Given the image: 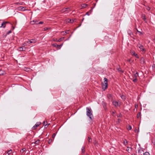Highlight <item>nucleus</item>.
Wrapping results in <instances>:
<instances>
[{"mask_svg": "<svg viewBox=\"0 0 155 155\" xmlns=\"http://www.w3.org/2000/svg\"><path fill=\"white\" fill-rule=\"evenodd\" d=\"M86 110L87 115L88 117L91 120H92L93 118V117L91 108L87 107L86 108Z\"/></svg>", "mask_w": 155, "mask_h": 155, "instance_id": "1", "label": "nucleus"}, {"mask_svg": "<svg viewBox=\"0 0 155 155\" xmlns=\"http://www.w3.org/2000/svg\"><path fill=\"white\" fill-rule=\"evenodd\" d=\"M104 83H102V88L104 90L106 89L107 87V79L106 78H104Z\"/></svg>", "mask_w": 155, "mask_h": 155, "instance_id": "2", "label": "nucleus"}, {"mask_svg": "<svg viewBox=\"0 0 155 155\" xmlns=\"http://www.w3.org/2000/svg\"><path fill=\"white\" fill-rule=\"evenodd\" d=\"M36 42V40L35 39H31L29 40L28 41H26V42L28 44L35 43Z\"/></svg>", "mask_w": 155, "mask_h": 155, "instance_id": "3", "label": "nucleus"}, {"mask_svg": "<svg viewBox=\"0 0 155 155\" xmlns=\"http://www.w3.org/2000/svg\"><path fill=\"white\" fill-rule=\"evenodd\" d=\"M113 104L115 107H117L120 106V103H119L116 101H113L112 102Z\"/></svg>", "mask_w": 155, "mask_h": 155, "instance_id": "4", "label": "nucleus"}, {"mask_svg": "<svg viewBox=\"0 0 155 155\" xmlns=\"http://www.w3.org/2000/svg\"><path fill=\"white\" fill-rule=\"evenodd\" d=\"M138 46L143 52H144L145 51V49L143 48V45H138Z\"/></svg>", "mask_w": 155, "mask_h": 155, "instance_id": "5", "label": "nucleus"}, {"mask_svg": "<svg viewBox=\"0 0 155 155\" xmlns=\"http://www.w3.org/2000/svg\"><path fill=\"white\" fill-rule=\"evenodd\" d=\"M41 123L40 122H37L36 124L33 127V129H35L37 127H38L41 124Z\"/></svg>", "mask_w": 155, "mask_h": 155, "instance_id": "6", "label": "nucleus"}, {"mask_svg": "<svg viewBox=\"0 0 155 155\" xmlns=\"http://www.w3.org/2000/svg\"><path fill=\"white\" fill-rule=\"evenodd\" d=\"M66 11H70L69 8H64L61 10V12L62 13Z\"/></svg>", "mask_w": 155, "mask_h": 155, "instance_id": "7", "label": "nucleus"}, {"mask_svg": "<svg viewBox=\"0 0 155 155\" xmlns=\"http://www.w3.org/2000/svg\"><path fill=\"white\" fill-rule=\"evenodd\" d=\"M140 63L142 64H144L145 63V59L143 58H141L140 59Z\"/></svg>", "mask_w": 155, "mask_h": 155, "instance_id": "8", "label": "nucleus"}, {"mask_svg": "<svg viewBox=\"0 0 155 155\" xmlns=\"http://www.w3.org/2000/svg\"><path fill=\"white\" fill-rule=\"evenodd\" d=\"M26 7H22V6H20L19 8V9L20 10H22L23 11H25L26 10V9H25V8Z\"/></svg>", "mask_w": 155, "mask_h": 155, "instance_id": "9", "label": "nucleus"}, {"mask_svg": "<svg viewBox=\"0 0 155 155\" xmlns=\"http://www.w3.org/2000/svg\"><path fill=\"white\" fill-rule=\"evenodd\" d=\"M18 50L20 51H25V48L24 49L22 47H20L18 48Z\"/></svg>", "mask_w": 155, "mask_h": 155, "instance_id": "10", "label": "nucleus"}, {"mask_svg": "<svg viewBox=\"0 0 155 155\" xmlns=\"http://www.w3.org/2000/svg\"><path fill=\"white\" fill-rule=\"evenodd\" d=\"M74 19H68L67 21V22H70L71 23H72L74 21Z\"/></svg>", "mask_w": 155, "mask_h": 155, "instance_id": "11", "label": "nucleus"}, {"mask_svg": "<svg viewBox=\"0 0 155 155\" xmlns=\"http://www.w3.org/2000/svg\"><path fill=\"white\" fill-rule=\"evenodd\" d=\"M6 22H3L0 26V27H3V28H5V27Z\"/></svg>", "mask_w": 155, "mask_h": 155, "instance_id": "12", "label": "nucleus"}, {"mask_svg": "<svg viewBox=\"0 0 155 155\" xmlns=\"http://www.w3.org/2000/svg\"><path fill=\"white\" fill-rule=\"evenodd\" d=\"M142 18L145 21H146V18L145 15L144 14L142 15Z\"/></svg>", "mask_w": 155, "mask_h": 155, "instance_id": "13", "label": "nucleus"}, {"mask_svg": "<svg viewBox=\"0 0 155 155\" xmlns=\"http://www.w3.org/2000/svg\"><path fill=\"white\" fill-rule=\"evenodd\" d=\"M52 45L54 47L57 48H59V46H60V45H58L56 44H53Z\"/></svg>", "mask_w": 155, "mask_h": 155, "instance_id": "14", "label": "nucleus"}, {"mask_svg": "<svg viewBox=\"0 0 155 155\" xmlns=\"http://www.w3.org/2000/svg\"><path fill=\"white\" fill-rule=\"evenodd\" d=\"M126 150L129 152H130L132 150V148H129L128 147H127V149Z\"/></svg>", "mask_w": 155, "mask_h": 155, "instance_id": "15", "label": "nucleus"}, {"mask_svg": "<svg viewBox=\"0 0 155 155\" xmlns=\"http://www.w3.org/2000/svg\"><path fill=\"white\" fill-rule=\"evenodd\" d=\"M130 53H131V54L132 55H134V56L135 55V54H136L135 52L134 51H130Z\"/></svg>", "mask_w": 155, "mask_h": 155, "instance_id": "16", "label": "nucleus"}, {"mask_svg": "<svg viewBox=\"0 0 155 155\" xmlns=\"http://www.w3.org/2000/svg\"><path fill=\"white\" fill-rule=\"evenodd\" d=\"M31 22H34V23L35 24H38V21L37 20H33L32 21H31Z\"/></svg>", "mask_w": 155, "mask_h": 155, "instance_id": "17", "label": "nucleus"}, {"mask_svg": "<svg viewBox=\"0 0 155 155\" xmlns=\"http://www.w3.org/2000/svg\"><path fill=\"white\" fill-rule=\"evenodd\" d=\"M85 147H82L81 149V151L82 153H84L85 152Z\"/></svg>", "mask_w": 155, "mask_h": 155, "instance_id": "18", "label": "nucleus"}, {"mask_svg": "<svg viewBox=\"0 0 155 155\" xmlns=\"http://www.w3.org/2000/svg\"><path fill=\"white\" fill-rule=\"evenodd\" d=\"M64 37L60 38L58 41L56 40V41H58V42H60L61 41L63 40L64 39Z\"/></svg>", "mask_w": 155, "mask_h": 155, "instance_id": "19", "label": "nucleus"}, {"mask_svg": "<svg viewBox=\"0 0 155 155\" xmlns=\"http://www.w3.org/2000/svg\"><path fill=\"white\" fill-rule=\"evenodd\" d=\"M5 73V72L4 71H0V75H4Z\"/></svg>", "mask_w": 155, "mask_h": 155, "instance_id": "20", "label": "nucleus"}, {"mask_svg": "<svg viewBox=\"0 0 155 155\" xmlns=\"http://www.w3.org/2000/svg\"><path fill=\"white\" fill-rule=\"evenodd\" d=\"M12 152V151L11 150H9L7 152V154L8 155H10Z\"/></svg>", "mask_w": 155, "mask_h": 155, "instance_id": "21", "label": "nucleus"}, {"mask_svg": "<svg viewBox=\"0 0 155 155\" xmlns=\"http://www.w3.org/2000/svg\"><path fill=\"white\" fill-rule=\"evenodd\" d=\"M117 70L119 72H120V73H122L123 72V71L121 70L120 68H117Z\"/></svg>", "mask_w": 155, "mask_h": 155, "instance_id": "22", "label": "nucleus"}, {"mask_svg": "<svg viewBox=\"0 0 155 155\" xmlns=\"http://www.w3.org/2000/svg\"><path fill=\"white\" fill-rule=\"evenodd\" d=\"M39 141L40 140H37L35 142V144H38L39 143Z\"/></svg>", "mask_w": 155, "mask_h": 155, "instance_id": "23", "label": "nucleus"}, {"mask_svg": "<svg viewBox=\"0 0 155 155\" xmlns=\"http://www.w3.org/2000/svg\"><path fill=\"white\" fill-rule=\"evenodd\" d=\"M143 155H150V154L148 152H146L144 153Z\"/></svg>", "mask_w": 155, "mask_h": 155, "instance_id": "24", "label": "nucleus"}, {"mask_svg": "<svg viewBox=\"0 0 155 155\" xmlns=\"http://www.w3.org/2000/svg\"><path fill=\"white\" fill-rule=\"evenodd\" d=\"M121 98L123 100H125V97L124 95H122L121 96Z\"/></svg>", "mask_w": 155, "mask_h": 155, "instance_id": "25", "label": "nucleus"}, {"mask_svg": "<svg viewBox=\"0 0 155 155\" xmlns=\"http://www.w3.org/2000/svg\"><path fill=\"white\" fill-rule=\"evenodd\" d=\"M52 141V140L51 139H50L48 141V143L49 144L51 143Z\"/></svg>", "mask_w": 155, "mask_h": 155, "instance_id": "26", "label": "nucleus"}, {"mask_svg": "<svg viewBox=\"0 0 155 155\" xmlns=\"http://www.w3.org/2000/svg\"><path fill=\"white\" fill-rule=\"evenodd\" d=\"M87 6V5L86 4H83L82 5V7H83V8H85Z\"/></svg>", "mask_w": 155, "mask_h": 155, "instance_id": "27", "label": "nucleus"}, {"mask_svg": "<svg viewBox=\"0 0 155 155\" xmlns=\"http://www.w3.org/2000/svg\"><path fill=\"white\" fill-rule=\"evenodd\" d=\"M124 143L125 145H126V144H127V141L126 140H125L124 141Z\"/></svg>", "mask_w": 155, "mask_h": 155, "instance_id": "28", "label": "nucleus"}, {"mask_svg": "<svg viewBox=\"0 0 155 155\" xmlns=\"http://www.w3.org/2000/svg\"><path fill=\"white\" fill-rule=\"evenodd\" d=\"M26 45H27L26 43H25L22 45V47H25V46H26Z\"/></svg>", "mask_w": 155, "mask_h": 155, "instance_id": "29", "label": "nucleus"}, {"mask_svg": "<svg viewBox=\"0 0 155 155\" xmlns=\"http://www.w3.org/2000/svg\"><path fill=\"white\" fill-rule=\"evenodd\" d=\"M139 130H138L137 129H135L134 130V132L135 133H138V132H139Z\"/></svg>", "mask_w": 155, "mask_h": 155, "instance_id": "30", "label": "nucleus"}, {"mask_svg": "<svg viewBox=\"0 0 155 155\" xmlns=\"http://www.w3.org/2000/svg\"><path fill=\"white\" fill-rule=\"evenodd\" d=\"M127 129L128 130H131L132 129L131 127L130 126H129Z\"/></svg>", "mask_w": 155, "mask_h": 155, "instance_id": "31", "label": "nucleus"}, {"mask_svg": "<svg viewBox=\"0 0 155 155\" xmlns=\"http://www.w3.org/2000/svg\"><path fill=\"white\" fill-rule=\"evenodd\" d=\"M140 114H140V112H139V113H138V114H137V117L138 118H139V117H140Z\"/></svg>", "mask_w": 155, "mask_h": 155, "instance_id": "32", "label": "nucleus"}, {"mask_svg": "<svg viewBox=\"0 0 155 155\" xmlns=\"http://www.w3.org/2000/svg\"><path fill=\"white\" fill-rule=\"evenodd\" d=\"M138 76V73H136L134 75V76L136 78V77Z\"/></svg>", "mask_w": 155, "mask_h": 155, "instance_id": "33", "label": "nucleus"}, {"mask_svg": "<svg viewBox=\"0 0 155 155\" xmlns=\"http://www.w3.org/2000/svg\"><path fill=\"white\" fill-rule=\"evenodd\" d=\"M150 8L149 7H146V9L147 10H149L150 9Z\"/></svg>", "mask_w": 155, "mask_h": 155, "instance_id": "34", "label": "nucleus"}, {"mask_svg": "<svg viewBox=\"0 0 155 155\" xmlns=\"http://www.w3.org/2000/svg\"><path fill=\"white\" fill-rule=\"evenodd\" d=\"M12 32V31L11 30H10L8 32H7V34H9V33H11Z\"/></svg>", "mask_w": 155, "mask_h": 155, "instance_id": "35", "label": "nucleus"}, {"mask_svg": "<svg viewBox=\"0 0 155 155\" xmlns=\"http://www.w3.org/2000/svg\"><path fill=\"white\" fill-rule=\"evenodd\" d=\"M137 80V79L136 78H134V79H133V81L134 82H135Z\"/></svg>", "mask_w": 155, "mask_h": 155, "instance_id": "36", "label": "nucleus"}, {"mask_svg": "<svg viewBox=\"0 0 155 155\" xmlns=\"http://www.w3.org/2000/svg\"><path fill=\"white\" fill-rule=\"evenodd\" d=\"M134 56L137 58H139L137 54H136Z\"/></svg>", "mask_w": 155, "mask_h": 155, "instance_id": "37", "label": "nucleus"}, {"mask_svg": "<svg viewBox=\"0 0 155 155\" xmlns=\"http://www.w3.org/2000/svg\"><path fill=\"white\" fill-rule=\"evenodd\" d=\"M43 23V22H42V21H40V22H39V23H38V24H41Z\"/></svg>", "mask_w": 155, "mask_h": 155, "instance_id": "38", "label": "nucleus"}, {"mask_svg": "<svg viewBox=\"0 0 155 155\" xmlns=\"http://www.w3.org/2000/svg\"><path fill=\"white\" fill-rule=\"evenodd\" d=\"M30 69L28 68H26V70H25V71H29Z\"/></svg>", "mask_w": 155, "mask_h": 155, "instance_id": "39", "label": "nucleus"}, {"mask_svg": "<svg viewBox=\"0 0 155 155\" xmlns=\"http://www.w3.org/2000/svg\"><path fill=\"white\" fill-rule=\"evenodd\" d=\"M62 45H63V44H61V45H59L60 46H59V49H60L61 48V47L62 46Z\"/></svg>", "mask_w": 155, "mask_h": 155, "instance_id": "40", "label": "nucleus"}, {"mask_svg": "<svg viewBox=\"0 0 155 155\" xmlns=\"http://www.w3.org/2000/svg\"><path fill=\"white\" fill-rule=\"evenodd\" d=\"M69 31V30H68V31H65L64 32V33H66V34H68L69 33H68V32Z\"/></svg>", "mask_w": 155, "mask_h": 155, "instance_id": "41", "label": "nucleus"}, {"mask_svg": "<svg viewBox=\"0 0 155 155\" xmlns=\"http://www.w3.org/2000/svg\"><path fill=\"white\" fill-rule=\"evenodd\" d=\"M64 32H65L64 31L62 32V33H63L62 34L63 35H64L66 34V33H64Z\"/></svg>", "mask_w": 155, "mask_h": 155, "instance_id": "42", "label": "nucleus"}, {"mask_svg": "<svg viewBox=\"0 0 155 155\" xmlns=\"http://www.w3.org/2000/svg\"><path fill=\"white\" fill-rule=\"evenodd\" d=\"M86 15H89V12H86Z\"/></svg>", "mask_w": 155, "mask_h": 155, "instance_id": "43", "label": "nucleus"}, {"mask_svg": "<svg viewBox=\"0 0 155 155\" xmlns=\"http://www.w3.org/2000/svg\"><path fill=\"white\" fill-rule=\"evenodd\" d=\"M55 135H56L55 134H54L52 136L53 137V138L54 137H55Z\"/></svg>", "mask_w": 155, "mask_h": 155, "instance_id": "44", "label": "nucleus"}, {"mask_svg": "<svg viewBox=\"0 0 155 155\" xmlns=\"http://www.w3.org/2000/svg\"><path fill=\"white\" fill-rule=\"evenodd\" d=\"M48 29V28H44V30L46 31Z\"/></svg>", "mask_w": 155, "mask_h": 155, "instance_id": "45", "label": "nucleus"}, {"mask_svg": "<svg viewBox=\"0 0 155 155\" xmlns=\"http://www.w3.org/2000/svg\"><path fill=\"white\" fill-rule=\"evenodd\" d=\"M45 121H44V122H43V124L44 125H45Z\"/></svg>", "mask_w": 155, "mask_h": 155, "instance_id": "46", "label": "nucleus"}, {"mask_svg": "<svg viewBox=\"0 0 155 155\" xmlns=\"http://www.w3.org/2000/svg\"><path fill=\"white\" fill-rule=\"evenodd\" d=\"M50 124H46V125H45V127L46 126H48Z\"/></svg>", "mask_w": 155, "mask_h": 155, "instance_id": "47", "label": "nucleus"}, {"mask_svg": "<svg viewBox=\"0 0 155 155\" xmlns=\"http://www.w3.org/2000/svg\"><path fill=\"white\" fill-rule=\"evenodd\" d=\"M88 139H89V140H88L89 142H90L91 141H90V139L89 137H88Z\"/></svg>", "mask_w": 155, "mask_h": 155, "instance_id": "48", "label": "nucleus"}, {"mask_svg": "<svg viewBox=\"0 0 155 155\" xmlns=\"http://www.w3.org/2000/svg\"><path fill=\"white\" fill-rule=\"evenodd\" d=\"M138 32L140 33V35L142 34V33L140 31H138Z\"/></svg>", "mask_w": 155, "mask_h": 155, "instance_id": "49", "label": "nucleus"}, {"mask_svg": "<svg viewBox=\"0 0 155 155\" xmlns=\"http://www.w3.org/2000/svg\"><path fill=\"white\" fill-rule=\"evenodd\" d=\"M25 148H24V149H22V150H23V151H25Z\"/></svg>", "mask_w": 155, "mask_h": 155, "instance_id": "50", "label": "nucleus"}, {"mask_svg": "<svg viewBox=\"0 0 155 155\" xmlns=\"http://www.w3.org/2000/svg\"><path fill=\"white\" fill-rule=\"evenodd\" d=\"M140 150H138V153H140Z\"/></svg>", "mask_w": 155, "mask_h": 155, "instance_id": "51", "label": "nucleus"}, {"mask_svg": "<svg viewBox=\"0 0 155 155\" xmlns=\"http://www.w3.org/2000/svg\"><path fill=\"white\" fill-rule=\"evenodd\" d=\"M92 11V10H91L90 11V12L91 13V12Z\"/></svg>", "mask_w": 155, "mask_h": 155, "instance_id": "52", "label": "nucleus"}, {"mask_svg": "<svg viewBox=\"0 0 155 155\" xmlns=\"http://www.w3.org/2000/svg\"><path fill=\"white\" fill-rule=\"evenodd\" d=\"M6 22V24L8 23V22Z\"/></svg>", "mask_w": 155, "mask_h": 155, "instance_id": "53", "label": "nucleus"}, {"mask_svg": "<svg viewBox=\"0 0 155 155\" xmlns=\"http://www.w3.org/2000/svg\"><path fill=\"white\" fill-rule=\"evenodd\" d=\"M13 27V29H14V28H14V27Z\"/></svg>", "mask_w": 155, "mask_h": 155, "instance_id": "54", "label": "nucleus"}, {"mask_svg": "<svg viewBox=\"0 0 155 155\" xmlns=\"http://www.w3.org/2000/svg\"><path fill=\"white\" fill-rule=\"evenodd\" d=\"M120 115H119V116H118V117H120Z\"/></svg>", "mask_w": 155, "mask_h": 155, "instance_id": "55", "label": "nucleus"}, {"mask_svg": "<svg viewBox=\"0 0 155 155\" xmlns=\"http://www.w3.org/2000/svg\"><path fill=\"white\" fill-rule=\"evenodd\" d=\"M154 40L155 41V38H154Z\"/></svg>", "mask_w": 155, "mask_h": 155, "instance_id": "56", "label": "nucleus"}, {"mask_svg": "<svg viewBox=\"0 0 155 155\" xmlns=\"http://www.w3.org/2000/svg\"><path fill=\"white\" fill-rule=\"evenodd\" d=\"M84 20V18H83V19H82V21H83Z\"/></svg>", "mask_w": 155, "mask_h": 155, "instance_id": "57", "label": "nucleus"}, {"mask_svg": "<svg viewBox=\"0 0 155 155\" xmlns=\"http://www.w3.org/2000/svg\"><path fill=\"white\" fill-rule=\"evenodd\" d=\"M137 32H138V31H139L138 30H137Z\"/></svg>", "mask_w": 155, "mask_h": 155, "instance_id": "58", "label": "nucleus"}, {"mask_svg": "<svg viewBox=\"0 0 155 155\" xmlns=\"http://www.w3.org/2000/svg\"><path fill=\"white\" fill-rule=\"evenodd\" d=\"M87 155H88V154H87Z\"/></svg>", "mask_w": 155, "mask_h": 155, "instance_id": "59", "label": "nucleus"}]
</instances>
